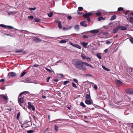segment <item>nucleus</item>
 Here are the masks:
<instances>
[{
	"label": "nucleus",
	"mask_w": 133,
	"mask_h": 133,
	"mask_svg": "<svg viewBox=\"0 0 133 133\" xmlns=\"http://www.w3.org/2000/svg\"><path fill=\"white\" fill-rule=\"evenodd\" d=\"M116 18V16L115 15H114L112 16L111 18L110 19V20L111 21H112L114 19H115Z\"/></svg>",
	"instance_id": "nucleus-23"
},
{
	"label": "nucleus",
	"mask_w": 133,
	"mask_h": 133,
	"mask_svg": "<svg viewBox=\"0 0 133 133\" xmlns=\"http://www.w3.org/2000/svg\"><path fill=\"white\" fill-rule=\"evenodd\" d=\"M85 62L79 59H74L72 61V64L77 69L83 71L86 70V67L83 65H85Z\"/></svg>",
	"instance_id": "nucleus-1"
},
{
	"label": "nucleus",
	"mask_w": 133,
	"mask_h": 133,
	"mask_svg": "<svg viewBox=\"0 0 133 133\" xmlns=\"http://www.w3.org/2000/svg\"><path fill=\"white\" fill-rule=\"evenodd\" d=\"M4 81L5 80L4 79H2L0 80V82H4Z\"/></svg>",
	"instance_id": "nucleus-54"
},
{
	"label": "nucleus",
	"mask_w": 133,
	"mask_h": 133,
	"mask_svg": "<svg viewBox=\"0 0 133 133\" xmlns=\"http://www.w3.org/2000/svg\"><path fill=\"white\" fill-rule=\"evenodd\" d=\"M28 18H29L31 19V20L33 19L34 18V17L32 16H29L28 17Z\"/></svg>",
	"instance_id": "nucleus-36"
},
{
	"label": "nucleus",
	"mask_w": 133,
	"mask_h": 133,
	"mask_svg": "<svg viewBox=\"0 0 133 133\" xmlns=\"http://www.w3.org/2000/svg\"><path fill=\"white\" fill-rule=\"evenodd\" d=\"M26 72L23 71L21 74L20 76V77H21L24 76L26 74Z\"/></svg>",
	"instance_id": "nucleus-28"
},
{
	"label": "nucleus",
	"mask_w": 133,
	"mask_h": 133,
	"mask_svg": "<svg viewBox=\"0 0 133 133\" xmlns=\"http://www.w3.org/2000/svg\"><path fill=\"white\" fill-rule=\"evenodd\" d=\"M73 81L74 82H76L77 83H78V81L77 79H74Z\"/></svg>",
	"instance_id": "nucleus-51"
},
{
	"label": "nucleus",
	"mask_w": 133,
	"mask_h": 133,
	"mask_svg": "<svg viewBox=\"0 0 133 133\" xmlns=\"http://www.w3.org/2000/svg\"><path fill=\"white\" fill-rule=\"evenodd\" d=\"M54 81L56 82H57L58 81V79L57 78H56V79H55V80H54Z\"/></svg>",
	"instance_id": "nucleus-64"
},
{
	"label": "nucleus",
	"mask_w": 133,
	"mask_h": 133,
	"mask_svg": "<svg viewBox=\"0 0 133 133\" xmlns=\"http://www.w3.org/2000/svg\"><path fill=\"white\" fill-rule=\"evenodd\" d=\"M70 44L73 46L76 47L79 49H81V47L78 44H74L71 42L70 43Z\"/></svg>",
	"instance_id": "nucleus-7"
},
{
	"label": "nucleus",
	"mask_w": 133,
	"mask_h": 133,
	"mask_svg": "<svg viewBox=\"0 0 133 133\" xmlns=\"http://www.w3.org/2000/svg\"><path fill=\"white\" fill-rule=\"evenodd\" d=\"M93 15V13L91 12L85 13L83 15V17L86 18L88 22L90 21V19L89 16H91Z\"/></svg>",
	"instance_id": "nucleus-3"
},
{
	"label": "nucleus",
	"mask_w": 133,
	"mask_h": 133,
	"mask_svg": "<svg viewBox=\"0 0 133 133\" xmlns=\"http://www.w3.org/2000/svg\"><path fill=\"white\" fill-rule=\"evenodd\" d=\"M72 27V26H70L68 28H65V27H63V30H68L69 29H70Z\"/></svg>",
	"instance_id": "nucleus-17"
},
{
	"label": "nucleus",
	"mask_w": 133,
	"mask_h": 133,
	"mask_svg": "<svg viewBox=\"0 0 133 133\" xmlns=\"http://www.w3.org/2000/svg\"><path fill=\"white\" fill-rule=\"evenodd\" d=\"M72 86L74 88H77V87L75 84H72Z\"/></svg>",
	"instance_id": "nucleus-53"
},
{
	"label": "nucleus",
	"mask_w": 133,
	"mask_h": 133,
	"mask_svg": "<svg viewBox=\"0 0 133 133\" xmlns=\"http://www.w3.org/2000/svg\"><path fill=\"white\" fill-rule=\"evenodd\" d=\"M53 14V13L52 12H51L50 13H48V15L49 17H51L52 16Z\"/></svg>",
	"instance_id": "nucleus-29"
},
{
	"label": "nucleus",
	"mask_w": 133,
	"mask_h": 133,
	"mask_svg": "<svg viewBox=\"0 0 133 133\" xmlns=\"http://www.w3.org/2000/svg\"><path fill=\"white\" fill-rule=\"evenodd\" d=\"M0 26L3 28H6V25L3 24H0Z\"/></svg>",
	"instance_id": "nucleus-41"
},
{
	"label": "nucleus",
	"mask_w": 133,
	"mask_h": 133,
	"mask_svg": "<svg viewBox=\"0 0 133 133\" xmlns=\"http://www.w3.org/2000/svg\"><path fill=\"white\" fill-rule=\"evenodd\" d=\"M58 26L59 29H61L62 28V27L61 25V23L60 21H59L58 22Z\"/></svg>",
	"instance_id": "nucleus-21"
},
{
	"label": "nucleus",
	"mask_w": 133,
	"mask_h": 133,
	"mask_svg": "<svg viewBox=\"0 0 133 133\" xmlns=\"http://www.w3.org/2000/svg\"><path fill=\"white\" fill-rule=\"evenodd\" d=\"M33 41L36 43H38L41 41V40L37 37H35L34 38Z\"/></svg>",
	"instance_id": "nucleus-10"
},
{
	"label": "nucleus",
	"mask_w": 133,
	"mask_h": 133,
	"mask_svg": "<svg viewBox=\"0 0 133 133\" xmlns=\"http://www.w3.org/2000/svg\"><path fill=\"white\" fill-rule=\"evenodd\" d=\"M88 36H87L85 35H83L82 36V37L83 38H88Z\"/></svg>",
	"instance_id": "nucleus-46"
},
{
	"label": "nucleus",
	"mask_w": 133,
	"mask_h": 133,
	"mask_svg": "<svg viewBox=\"0 0 133 133\" xmlns=\"http://www.w3.org/2000/svg\"><path fill=\"white\" fill-rule=\"evenodd\" d=\"M45 69L48 72H52V71L51 70H50V69L48 68H46Z\"/></svg>",
	"instance_id": "nucleus-47"
},
{
	"label": "nucleus",
	"mask_w": 133,
	"mask_h": 133,
	"mask_svg": "<svg viewBox=\"0 0 133 133\" xmlns=\"http://www.w3.org/2000/svg\"><path fill=\"white\" fill-rule=\"evenodd\" d=\"M119 29V26L118 25L114 29L113 31V33L114 34H116L117 33Z\"/></svg>",
	"instance_id": "nucleus-12"
},
{
	"label": "nucleus",
	"mask_w": 133,
	"mask_h": 133,
	"mask_svg": "<svg viewBox=\"0 0 133 133\" xmlns=\"http://www.w3.org/2000/svg\"><path fill=\"white\" fill-rule=\"evenodd\" d=\"M23 50L22 49H20L18 50H16L15 51V52L16 53H18L22 52Z\"/></svg>",
	"instance_id": "nucleus-18"
},
{
	"label": "nucleus",
	"mask_w": 133,
	"mask_h": 133,
	"mask_svg": "<svg viewBox=\"0 0 133 133\" xmlns=\"http://www.w3.org/2000/svg\"><path fill=\"white\" fill-rule=\"evenodd\" d=\"M20 115V112H19L18 113V114L17 115V119H19V117Z\"/></svg>",
	"instance_id": "nucleus-45"
},
{
	"label": "nucleus",
	"mask_w": 133,
	"mask_h": 133,
	"mask_svg": "<svg viewBox=\"0 0 133 133\" xmlns=\"http://www.w3.org/2000/svg\"><path fill=\"white\" fill-rule=\"evenodd\" d=\"M77 14L78 15L83 14L81 13L80 11H77Z\"/></svg>",
	"instance_id": "nucleus-58"
},
{
	"label": "nucleus",
	"mask_w": 133,
	"mask_h": 133,
	"mask_svg": "<svg viewBox=\"0 0 133 133\" xmlns=\"http://www.w3.org/2000/svg\"><path fill=\"white\" fill-rule=\"evenodd\" d=\"M85 103L88 104H92V102L90 100H87L85 101Z\"/></svg>",
	"instance_id": "nucleus-16"
},
{
	"label": "nucleus",
	"mask_w": 133,
	"mask_h": 133,
	"mask_svg": "<svg viewBox=\"0 0 133 133\" xmlns=\"http://www.w3.org/2000/svg\"><path fill=\"white\" fill-rule=\"evenodd\" d=\"M80 25L82 26H84V27L87 26L88 25L87 24V22L86 21H83L81 22Z\"/></svg>",
	"instance_id": "nucleus-9"
},
{
	"label": "nucleus",
	"mask_w": 133,
	"mask_h": 133,
	"mask_svg": "<svg viewBox=\"0 0 133 133\" xmlns=\"http://www.w3.org/2000/svg\"><path fill=\"white\" fill-rule=\"evenodd\" d=\"M101 12L99 11H97L95 14L98 16H100L101 15Z\"/></svg>",
	"instance_id": "nucleus-19"
},
{
	"label": "nucleus",
	"mask_w": 133,
	"mask_h": 133,
	"mask_svg": "<svg viewBox=\"0 0 133 133\" xmlns=\"http://www.w3.org/2000/svg\"><path fill=\"white\" fill-rule=\"evenodd\" d=\"M6 28H8L9 29H13L14 28L12 26H6Z\"/></svg>",
	"instance_id": "nucleus-42"
},
{
	"label": "nucleus",
	"mask_w": 133,
	"mask_h": 133,
	"mask_svg": "<svg viewBox=\"0 0 133 133\" xmlns=\"http://www.w3.org/2000/svg\"><path fill=\"white\" fill-rule=\"evenodd\" d=\"M35 21L36 22H40V20L39 19L35 18Z\"/></svg>",
	"instance_id": "nucleus-33"
},
{
	"label": "nucleus",
	"mask_w": 133,
	"mask_h": 133,
	"mask_svg": "<svg viewBox=\"0 0 133 133\" xmlns=\"http://www.w3.org/2000/svg\"><path fill=\"white\" fill-rule=\"evenodd\" d=\"M42 98H44V99H45L46 98V97L45 96H44L43 94L42 93Z\"/></svg>",
	"instance_id": "nucleus-56"
},
{
	"label": "nucleus",
	"mask_w": 133,
	"mask_h": 133,
	"mask_svg": "<svg viewBox=\"0 0 133 133\" xmlns=\"http://www.w3.org/2000/svg\"><path fill=\"white\" fill-rule=\"evenodd\" d=\"M98 19L99 21H100L102 19H104L102 17H99L98 18Z\"/></svg>",
	"instance_id": "nucleus-35"
},
{
	"label": "nucleus",
	"mask_w": 133,
	"mask_h": 133,
	"mask_svg": "<svg viewBox=\"0 0 133 133\" xmlns=\"http://www.w3.org/2000/svg\"><path fill=\"white\" fill-rule=\"evenodd\" d=\"M70 82L69 81H65L63 83H68Z\"/></svg>",
	"instance_id": "nucleus-59"
},
{
	"label": "nucleus",
	"mask_w": 133,
	"mask_h": 133,
	"mask_svg": "<svg viewBox=\"0 0 133 133\" xmlns=\"http://www.w3.org/2000/svg\"><path fill=\"white\" fill-rule=\"evenodd\" d=\"M102 68L104 69L105 70L107 71H109L110 70L109 69L107 68H106V67L103 66H102Z\"/></svg>",
	"instance_id": "nucleus-31"
},
{
	"label": "nucleus",
	"mask_w": 133,
	"mask_h": 133,
	"mask_svg": "<svg viewBox=\"0 0 133 133\" xmlns=\"http://www.w3.org/2000/svg\"><path fill=\"white\" fill-rule=\"evenodd\" d=\"M34 132V131L32 130H30L27 131V132L29 133H32Z\"/></svg>",
	"instance_id": "nucleus-49"
},
{
	"label": "nucleus",
	"mask_w": 133,
	"mask_h": 133,
	"mask_svg": "<svg viewBox=\"0 0 133 133\" xmlns=\"http://www.w3.org/2000/svg\"><path fill=\"white\" fill-rule=\"evenodd\" d=\"M96 56L99 59H101L102 58L101 53H97L96 54Z\"/></svg>",
	"instance_id": "nucleus-20"
},
{
	"label": "nucleus",
	"mask_w": 133,
	"mask_h": 133,
	"mask_svg": "<svg viewBox=\"0 0 133 133\" xmlns=\"http://www.w3.org/2000/svg\"><path fill=\"white\" fill-rule=\"evenodd\" d=\"M36 9V7L33 8H29V9L30 10H35Z\"/></svg>",
	"instance_id": "nucleus-44"
},
{
	"label": "nucleus",
	"mask_w": 133,
	"mask_h": 133,
	"mask_svg": "<svg viewBox=\"0 0 133 133\" xmlns=\"http://www.w3.org/2000/svg\"><path fill=\"white\" fill-rule=\"evenodd\" d=\"M126 92L129 94H133V89H128L125 90Z\"/></svg>",
	"instance_id": "nucleus-8"
},
{
	"label": "nucleus",
	"mask_w": 133,
	"mask_h": 133,
	"mask_svg": "<svg viewBox=\"0 0 133 133\" xmlns=\"http://www.w3.org/2000/svg\"><path fill=\"white\" fill-rule=\"evenodd\" d=\"M0 98H2L5 101H7L8 99V98L7 96H5L4 95H0Z\"/></svg>",
	"instance_id": "nucleus-11"
},
{
	"label": "nucleus",
	"mask_w": 133,
	"mask_h": 133,
	"mask_svg": "<svg viewBox=\"0 0 133 133\" xmlns=\"http://www.w3.org/2000/svg\"><path fill=\"white\" fill-rule=\"evenodd\" d=\"M130 22V23H133V17H130L129 18Z\"/></svg>",
	"instance_id": "nucleus-32"
},
{
	"label": "nucleus",
	"mask_w": 133,
	"mask_h": 133,
	"mask_svg": "<svg viewBox=\"0 0 133 133\" xmlns=\"http://www.w3.org/2000/svg\"><path fill=\"white\" fill-rule=\"evenodd\" d=\"M59 75H60V76L61 78L63 77V74H60Z\"/></svg>",
	"instance_id": "nucleus-62"
},
{
	"label": "nucleus",
	"mask_w": 133,
	"mask_h": 133,
	"mask_svg": "<svg viewBox=\"0 0 133 133\" xmlns=\"http://www.w3.org/2000/svg\"><path fill=\"white\" fill-rule=\"evenodd\" d=\"M119 29L121 30H127V28L125 26H120L119 25H118Z\"/></svg>",
	"instance_id": "nucleus-13"
},
{
	"label": "nucleus",
	"mask_w": 133,
	"mask_h": 133,
	"mask_svg": "<svg viewBox=\"0 0 133 133\" xmlns=\"http://www.w3.org/2000/svg\"><path fill=\"white\" fill-rule=\"evenodd\" d=\"M29 93V92L28 91H24L23 92L21 93L18 96V101L20 104V105L22 106V104H23L24 103V98L23 97H21L19 98L23 94H28Z\"/></svg>",
	"instance_id": "nucleus-2"
},
{
	"label": "nucleus",
	"mask_w": 133,
	"mask_h": 133,
	"mask_svg": "<svg viewBox=\"0 0 133 133\" xmlns=\"http://www.w3.org/2000/svg\"><path fill=\"white\" fill-rule=\"evenodd\" d=\"M123 9L122 7L119 8L118 9V11H122L123 10Z\"/></svg>",
	"instance_id": "nucleus-34"
},
{
	"label": "nucleus",
	"mask_w": 133,
	"mask_h": 133,
	"mask_svg": "<svg viewBox=\"0 0 133 133\" xmlns=\"http://www.w3.org/2000/svg\"><path fill=\"white\" fill-rule=\"evenodd\" d=\"M26 124L28 127H30L32 125V122L30 121H29L26 123Z\"/></svg>",
	"instance_id": "nucleus-24"
},
{
	"label": "nucleus",
	"mask_w": 133,
	"mask_h": 133,
	"mask_svg": "<svg viewBox=\"0 0 133 133\" xmlns=\"http://www.w3.org/2000/svg\"><path fill=\"white\" fill-rule=\"evenodd\" d=\"M32 117L33 119L36 122H37L36 121V119L35 117V116L32 115Z\"/></svg>",
	"instance_id": "nucleus-48"
},
{
	"label": "nucleus",
	"mask_w": 133,
	"mask_h": 133,
	"mask_svg": "<svg viewBox=\"0 0 133 133\" xmlns=\"http://www.w3.org/2000/svg\"><path fill=\"white\" fill-rule=\"evenodd\" d=\"M38 64H34L33 66L36 67H38Z\"/></svg>",
	"instance_id": "nucleus-61"
},
{
	"label": "nucleus",
	"mask_w": 133,
	"mask_h": 133,
	"mask_svg": "<svg viewBox=\"0 0 133 133\" xmlns=\"http://www.w3.org/2000/svg\"><path fill=\"white\" fill-rule=\"evenodd\" d=\"M67 18L69 20L71 19L72 18V17L70 16H68Z\"/></svg>",
	"instance_id": "nucleus-52"
},
{
	"label": "nucleus",
	"mask_w": 133,
	"mask_h": 133,
	"mask_svg": "<svg viewBox=\"0 0 133 133\" xmlns=\"http://www.w3.org/2000/svg\"><path fill=\"white\" fill-rule=\"evenodd\" d=\"M68 41V39H63L59 41V43H64Z\"/></svg>",
	"instance_id": "nucleus-15"
},
{
	"label": "nucleus",
	"mask_w": 133,
	"mask_h": 133,
	"mask_svg": "<svg viewBox=\"0 0 133 133\" xmlns=\"http://www.w3.org/2000/svg\"><path fill=\"white\" fill-rule=\"evenodd\" d=\"M111 43V42H110V41H107L106 42V43L108 44H110Z\"/></svg>",
	"instance_id": "nucleus-57"
},
{
	"label": "nucleus",
	"mask_w": 133,
	"mask_h": 133,
	"mask_svg": "<svg viewBox=\"0 0 133 133\" xmlns=\"http://www.w3.org/2000/svg\"><path fill=\"white\" fill-rule=\"evenodd\" d=\"M94 88L95 90H96L97 89V86L96 85H95L94 86Z\"/></svg>",
	"instance_id": "nucleus-60"
},
{
	"label": "nucleus",
	"mask_w": 133,
	"mask_h": 133,
	"mask_svg": "<svg viewBox=\"0 0 133 133\" xmlns=\"http://www.w3.org/2000/svg\"><path fill=\"white\" fill-rule=\"evenodd\" d=\"M28 108L30 109H32V110L34 111L35 110V108L34 105L31 104L30 102H28Z\"/></svg>",
	"instance_id": "nucleus-6"
},
{
	"label": "nucleus",
	"mask_w": 133,
	"mask_h": 133,
	"mask_svg": "<svg viewBox=\"0 0 133 133\" xmlns=\"http://www.w3.org/2000/svg\"><path fill=\"white\" fill-rule=\"evenodd\" d=\"M81 43L83 45V46L85 47V46H87L88 44V43H86L84 42H82Z\"/></svg>",
	"instance_id": "nucleus-26"
},
{
	"label": "nucleus",
	"mask_w": 133,
	"mask_h": 133,
	"mask_svg": "<svg viewBox=\"0 0 133 133\" xmlns=\"http://www.w3.org/2000/svg\"><path fill=\"white\" fill-rule=\"evenodd\" d=\"M99 31L97 29L91 30L90 31V32H91L92 34L97 33H98Z\"/></svg>",
	"instance_id": "nucleus-14"
},
{
	"label": "nucleus",
	"mask_w": 133,
	"mask_h": 133,
	"mask_svg": "<svg viewBox=\"0 0 133 133\" xmlns=\"http://www.w3.org/2000/svg\"><path fill=\"white\" fill-rule=\"evenodd\" d=\"M85 59H86L88 60L91 61V59L88 57H86L85 58Z\"/></svg>",
	"instance_id": "nucleus-50"
},
{
	"label": "nucleus",
	"mask_w": 133,
	"mask_h": 133,
	"mask_svg": "<svg viewBox=\"0 0 133 133\" xmlns=\"http://www.w3.org/2000/svg\"><path fill=\"white\" fill-rule=\"evenodd\" d=\"M116 81L117 83H123L122 82L118 80H117Z\"/></svg>",
	"instance_id": "nucleus-55"
},
{
	"label": "nucleus",
	"mask_w": 133,
	"mask_h": 133,
	"mask_svg": "<svg viewBox=\"0 0 133 133\" xmlns=\"http://www.w3.org/2000/svg\"><path fill=\"white\" fill-rule=\"evenodd\" d=\"M86 98L87 99H90V96L89 94H87L85 96Z\"/></svg>",
	"instance_id": "nucleus-30"
},
{
	"label": "nucleus",
	"mask_w": 133,
	"mask_h": 133,
	"mask_svg": "<svg viewBox=\"0 0 133 133\" xmlns=\"http://www.w3.org/2000/svg\"><path fill=\"white\" fill-rule=\"evenodd\" d=\"M81 57H82V59H85V57H86V56H85L84 55L82 54L81 55Z\"/></svg>",
	"instance_id": "nucleus-43"
},
{
	"label": "nucleus",
	"mask_w": 133,
	"mask_h": 133,
	"mask_svg": "<svg viewBox=\"0 0 133 133\" xmlns=\"http://www.w3.org/2000/svg\"><path fill=\"white\" fill-rule=\"evenodd\" d=\"M55 130L56 131H58V126H57L56 125H55Z\"/></svg>",
	"instance_id": "nucleus-40"
},
{
	"label": "nucleus",
	"mask_w": 133,
	"mask_h": 133,
	"mask_svg": "<svg viewBox=\"0 0 133 133\" xmlns=\"http://www.w3.org/2000/svg\"><path fill=\"white\" fill-rule=\"evenodd\" d=\"M16 13L14 12H9L8 13V15H11L12 14L14 15V14H16Z\"/></svg>",
	"instance_id": "nucleus-37"
},
{
	"label": "nucleus",
	"mask_w": 133,
	"mask_h": 133,
	"mask_svg": "<svg viewBox=\"0 0 133 133\" xmlns=\"http://www.w3.org/2000/svg\"><path fill=\"white\" fill-rule=\"evenodd\" d=\"M84 63H85V65L90 66L92 68H94V67L93 66L85 62Z\"/></svg>",
	"instance_id": "nucleus-22"
},
{
	"label": "nucleus",
	"mask_w": 133,
	"mask_h": 133,
	"mask_svg": "<svg viewBox=\"0 0 133 133\" xmlns=\"http://www.w3.org/2000/svg\"><path fill=\"white\" fill-rule=\"evenodd\" d=\"M74 28L75 29L78 30L79 29V26L78 25H76L74 26Z\"/></svg>",
	"instance_id": "nucleus-25"
},
{
	"label": "nucleus",
	"mask_w": 133,
	"mask_h": 133,
	"mask_svg": "<svg viewBox=\"0 0 133 133\" xmlns=\"http://www.w3.org/2000/svg\"><path fill=\"white\" fill-rule=\"evenodd\" d=\"M81 105L83 108L86 107V105L84 104L83 102H81L80 103Z\"/></svg>",
	"instance_id": "nucleus-27"
},
{
	"label": "nucleus",
	"mask_w": 133,
	"mask_h": 133,
	"mask_svg": "<svg viewBox=\"0 0 133 133\" xmlns=\"http://www.w3.org/2000/svg\"><path fill=\"white\" fill-rule=\"evenodd\" d=\"M32 78H33L32 77H29L25 79V82L28 83H34L33 82L34 81L32 79Z\"/></svg>",
	"instance_id": "nucleus-5"
},
{
	"label": "nucleus",
	"mask_w": 133,
	"mask_h": 133,
	"mask_svg": "<svg viewBox=\"0 0 133 133\" xmlns=\"http://www.w3.org/2000/svg\"><path fill=\"white\" fill-rule=\"evenodd\" d=\"M78 11H82L83 10V8L82 7H79L78 8Z\"/></svg>",
	"instance_id": "nucleus-39"
},
{
	"label": "nucleus",
	"mask_w": 133,
	"mask_h": 133,
	"mask_svg": "<svg viewBox=\"0 0 133 133\" xmlns=\"http://www.w3.org/2000/svg\"><path fill=\"white\" fill-rule=\"evenodd\" d=\"M16 74L13 72H10L8 74V78H12L16 77Z\"/></svg>",
	"instance_id": "nucleus-4"
},
{
	"label": "nucleus",
	"mask_w": 133,
	"mask_h": 133,
	"mask_svg": "<svg viewBox=\"0 0 133 133\" xmlns=\"http://www.w3.org/2000/svg\"><path fill=\"white\" fill-rule=\"evenodd\" d=\"M129 39L131 43L133 44V38L131 37Z\"/></svg>",
	"instance_id": "nucleus-38"
},
{
	"label": "nucleus",
	"mask_w": 133,
	"mask_h": 133,
	"mask_svg": "<svg viewBox=\"0 0 133 133\" xmlns=\"http://www.w3.org/2000/svg\"><path fill=\"white\" fill-rule=\"evenodd\" d=\"M50 77H48L47 78V80H46L47 81V82H49V80L50 79Z\"/></svg>",
	"instance_id": "nucleus-63"
}]
</instances>
